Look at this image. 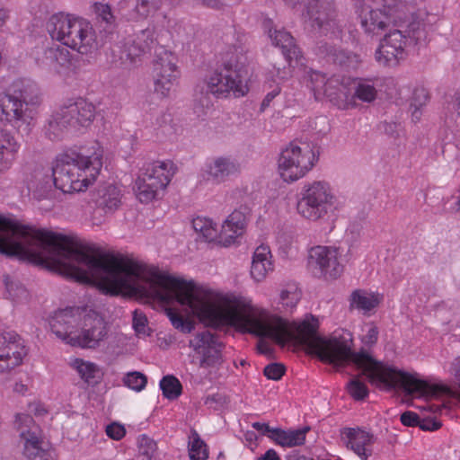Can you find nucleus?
Returning a JSON list of instances; mask_svg holds the SVG:
<instances>
[{
  "instance_id": "1",
  "label": "nucleus",
  "mask_w": 460,
  "mask_h": 460,
  "mask_svg": "<svg viewBox=\"0 0 460 460\" xmlns=\"http://www.w3.org/2000/svg\"><path fill=\"white\" fill-rule=\"evenodd\" d=\"M248 58L242 49H235L227 54L222 66L211 72L195 88V102L203 108L213 105L211 96L226 97L230 93L243 96L248 92L246 85Z\"/></svg>"
},
{
  "instance_id": "2",
  "label": "nucleus",
  "mask_w": 460,
  "mask_h": 460,
  "mask_svg": "<svg viewBox=\"0 0 460 460\" xmlns=\"http://www.w3.org/2000/svg\"><path fill=\"white\" fill-rule=\"evenodd\" d=\"M103 150L97 146L91 155L70 152L57 156L52 168L54 184L64 193L84 191L102 167Z\"/></svg>"
},
{
  "instance_id": "3",
  "label": "nucleus",
  "mask_w": 460,
  "mask_h": 460,
  "mask_svg": "<svg viewBox=\"0 0 460 460\" xmlns=\"http://www.w3.org/2000/svg\"><path fill=\"white\" fill-rule=\"evenodd\" d=\"M40 102L38 85L30 80H17L13 84V93L0 97V120L28 135L35 125Z\"/></svg>"
},
{
  "instance_id": "4",
  "label": "nucleus",
  "mask_w": 460,
  "mask_h": 460,
  "mask_svg": "<svg viewBox=\"0 0 460 460\" xmlns=\"http://www.w3.org/2000/svg\"><path fill=\"white\" fill-rule=\"evenodd\" d=\"M52 40L86 55L97 49L98 43L93 25L86 20L62 13L53 14L47 22Z\"/></svg>"
},
{
  "instance_id": "5",
  "label": "nucleus",
  "mask_w": 460,
  "mask_h": 460,
  "mask_svg": "<svg viewBox=\"0 0 460 460\" xmlns=\"http://www.w3.org/2000/svg\"><path fill=\"white\" fill-rule=\"evenodd\" d=\"M340 208L338 198L324 181L306 183L301 190L296 204L297 213L312 222H327Z\"/></svg>"
},
{
  "instance_id": "6",
  "label": "nucleus",
  "mask_w": 460,
  "mask_h": 460,
  "mask_svg": "<svg viewBox=\"0 0 460 460\" xmlns=\"http://www.w3.org/2000/svg\"><path fill=\"white\" fill-rule=\"evenodd\" d=\"M96 114L95 106L84 99L69 100L48 119L43 131L52 140L61 139L69 129L90 126Z\"/></svg>"
},
{
  "instance_id": "7",
  "label": "nucleus",
  "mask_w": 460,
  "mask_h": 460,
  "mask_svg": "<svg viewBox=\"0 0 460 460\" xmlns=\"http://www.w3.org/2000/svg\"><path fill=\"white\" fill-rule=\"evenodd\" d=\"M288 5L294 6L303 3L306 10L307 22L311 29L319 35L338 39L342 32L338 21L334 0H284Z\"/></svg>"
},
{
  "instance_id": "8",
  "label": "nucleus",
  "mask_w": 460,
  "mask_h": 460,
  "mask_svg": "<svg viewBox=\"0 0 460 460\" xmlns=\"http://www.w3.org/2000/svg\"><path fill=\"white\" fill-rule=\"evenodd\" d=\"M315 161V153L308 143L291 142L279 158V174L285 181H297L313 168Z\"/></svg>"
},
{
  "instance_id": "9",
  "label": "nucleus",
  "mask_w": 460,
  "mask_h": 460,
  "mask_svg": "<svg viewBox=\"0 0 460 460\" xmlns=\"http://www.w3.org/2000/svg\"><path fill=\"white\" fill-rule=\"evenodd\" d=\"M179 76L176 56L162 47L159 48L155 51L152 66L155 92L163 97L169 96Z\"/></svg>"
},
{
  "instance_id": "10",
  "label": "nucleus",
  "mask_w": 460,
  "mask_h": 460,
  "mask_svg": "<svg viewBox=\"0 0 460 460\" xmlns=\"http://www.w3.org/2000/svg\"><path fill=\"white\" fill-rule=\"evenodd\" d=\"M307 83L316 100L326 97L331 102L340 104V102H347L349 99L348 85L350 83L349 78L341 77L340 75L326 78L324 74L310 70L307 72Z\"/></svg>"
},
{
  "instance_id": "11",
  "label": "nucleus",
  "mask_w": 460,
  "mask_h": 460,
  "mask_svg": "<svg viewBox=\"0 0 460 460\" xmlns=\"http://www.w3.org/2000/svg\"><path fill=\"white\" fill-rule=\"evenodd\" d=\"M431 28L430 22H427L420 14L412 16L411 21L407 24L404 31L401 29L390 30L383 40L396 47L398 49H407L411 46H422L427 43L428 34Z\"/></svg>"
},
{
  "instance_id": "12",
  "label": "nucleus",
  "mask_w": 460,
  "mask_h": 460,
  "mask_svg": "<svg viewBox=\"0 0 460 460\" xmlns=\"http://www.w3.org/2000/svg\"><path fill=\"white\" fill-rule=\"evenodd\" d=\"M108 333L104 318L97 312L91 311L84 316L80 332L69 338L68 344L82 349H96L107 339Z\"/></svg>"
},
{
  "instance_id": "13",
  "label": "nucleus",
  "mask_w": 460,
  "mask_h": 460,
  "mask_svg": "<svg viewBox=\"0 0 460 460\" xmlns=\"http://www.w3.org/2000/svg\"><path fill=\"white\" fill-rule=\"evenodd\" d=\"M189 346L197 353L201 355L199 367L203 368H219L225 362L223 349L225 344L219 341L218 337L205 331L197 333L190 341Z\"/></svg>"
},
{
  "instance_id": "14",
  "label": "nucleus",
  "mask_w": 460,
  "mask_h": 460,
  "mask_svg": "<svg viewBox=\"0 0 460 460\" xmlns=\"http://www.w3.org/2000/svg\"><path fill=\"white\" fill-rule=\"evenodd\" d=\"M338 249L327 246H315L309 250L308 267L318 277L339 278L343 266L338 260Z\"/></svg>"
},
{
  "instance_id": "15",
  "label": "nucleus",
  "mask_w": 460,
  "mask_h": 460,
  "mask_svg": "<svg viewBox=\"0 0 460 460\" xmlns=\"http://www.w3.org/2000/svg\"><path fill=\"white\" fill-rule=\"evenodd\" d=\"M25 355V347L17 333L0 334V372H9L20 366Z\"/></svg>"
},
{
  "instance_id": "16",
  "label": "nucleus",
  "mask_w": 460,
  "mask_h": 460,
  "mask_svg": "<svg viewBox=\"0 0 460 460\" xmlns=\"http://www.w3.org/2000/svg\"><path fill=\"white\" fill-rule=\"evenodd\" d=\"M155 42V28L147 27L126 40L121 49L120 59L130 65L135 64L141 56L151 50Z\"/></svg>"
},
{
  "instance_id": "17",
  "label": "nucleus",
  "mask_w": 460,
  "mask_h": 460,
  "mask_svg": "<svg viewBox=\"0 0 460 460\" xmlns=\"http://www.w3.org/2000/svg\"><path fill=\"white\" fill-rule=\"evenodd\" d=\"M239 172L240 164L235 160L228 156H218L205 164L202 169V177L208 181L220 184Z\"/></svg>"
},
{
  "instance_id": "18",
  "label": "nucleus",
  "mask_w": 460,
  "mask_h": 460,
  "mask_svg": "<svg viewBox=\"0 0 460 460\" xmlns=\"http://www.w3.org/2000/svg\"><path fill=\"white\" fill-rule=\"evenodd\" d=\"M80 317L81 309L79 307H67L55 312L49 322L52 332L68 344L69 338L74 336L71 330Z\"/></svg>"
},
{
  "instance_id": "19",
  "label": "nucleus",
  "mask_w": 460,
  "mask_h": 460,
  "mask_svg": "<svg viewBox=\"0 0 460 460\" xmlns=\"http://www.w3.org/2000/svg\"><path fill=\"white\" fill-rule=\"evenodd\" d=\"M341 434L345 436L347 447L350 448L361 460H367L372 455L371 446L376 440L373 434L358 428H344Z\"/></svg>"
},
{
  "instance_id": "20",
  "label": "nucleus",
  "mask_w": 460,
  "mask_h": 460,
  "mask_svg": "<svg viewBox=\"0 0 460 460\" xmlns=\"http://www.w3.org/2000/svg\"><path fill=\"white\" fill-rule=\"evenodd\" d=\"M172 164L171 162H155L145 165L137 176V179L154 183L155 189L164 190L173 175Z\"/></svg>"
},
{
  "instance_id": "21",
  "label": "nucleus",
  "mask_w": 460,
  "mask_h": 460,
  "mask_svg": "<svg viewBox=\"0 0 460 460\" xmlns=\"http://www.w3.org/2000/svg\"><path fill=\"white\" fill-rule=\"evenodd\" d=\"M36 61L38 65L59 73L70 66V52L64 47L52 44L38 53Z\"/></svg>"
},
{
  "instance_id": "22",
  "label": "nucleus",
  "mask_w": 460,
  "mask_h": 460,
  "mask_svg": "<svg viewBox=\"0 0 460 460\" xmlns=\"http://www.w3.org/2000/svg\"><path fill=\"white\" fill-rule=\"evenodd\" d=\"M122 193L115 184L100 185L93 194V201L105 214H112L121 205Z\"/></svg>"
},
{
  "instance_id": "23",
  "label": "nucleus",
  "mask_w": 460,
  "mask_h": 460,
  "mask_svg": "<svg viewBox=\"0 0 460 460\" xmlns=\"http://www.w3.org/2000/svg\"><path fill=\"white\" fill-rule=\"evenodd\" d=\"M248 214L249 208L246 206L234 209L222 225L221 238L230 243L240 235L245 227Z\"/></svg>"
},
{
  "instance_id": "24",
  "label": "nucleus",
  "mask_w": 460,
  "mask_h": 460,
  "mask_svg": "<svg viewBox=\"0 0 460 460\" xmlns=\"http://www.w3.org/2000/svg\"><path fill=\"white\" fill-rule=\"evenodd\" d=\"M317 54L347 69L356 68L359 62L358 55L343 49H338L328 42L323 41L318 44Z\"/></svg>"
},
{
  "instance_id": "25",
  "label": "nucleus",
  "mask_w": 460,
  "mask_h": 460,
  "mask_svg": "<svg viewBox=\"0 0 460 460\" xmlns=\"http://www.w3.org/2000/svg\"><path fill=\"white\" fill-rule=\"evenodd\" d=\"M20 149V144L7 130L0 128V175L12 167Z\"/></svg>"
},
{
  "instance_id": "26",
  "label": "nucleus",
  "mask_w": 460,
  "mask_h": 460,
  "mask_svg": "<svg viewBox=\"0 0 460 460\" xmlns=\"http://www.w3.org/2000/svg\"><path fill=\"white\" fill-rule=\"evenodd\" d=\"M33 180L29 182V189L38 200L49 199L53 197L54 177L49 170L38 168L34 172Z\"/></svg>"
},
{
  "instance_id": "27",
  "label": "nucleus",
  "mask_w": 460,
  "mask_h": 460,
  "mask_svg": "<svg viewBox=\"0 0 460 460\" xmlns=\"http://www.w3.org/2000/svg\"><path fill=\"white\" fill-rule=\"evenodd\" d=\"M271 253L269 246L260 245L253 252L251 276L256 282L262 281L270 271L273 270Z\"/></svg>"
},
{
  "instance_id": "28",
  "label": "nucleus",
  "mask_w": 460,
  "mask_h": 460,
  "mask_svg": "<svg viewBox=\"0 0 460 460\" xmlns=\"http://www.w3.org/2000/svg\"><path fill=\"white\" fill-rule=\"evenodd\" d=\"M360 24L365 32L379 34L391 24V16L382 9L363 12L360 15Z\"/></svg>"
},
{
  "instance_id": "29",
  "label": "nucleus",
  "mask_w": 460,
  "mask_h": 460,
  "mask_svg": "<svg viewBox=\"0 0 460 460\" xmlns=\"http://www.w3.org/2000/svg\"><path fill=\"white\" fill-rule=\"evenodd\" d=\"M270 37L273 44L281 49L285 58L288 62H298L302 58L300 49L296 46L295 39L288 31L284 30H274L272 32L270 31Z\"/></svg>"
},
{
  "instance_id": "30",
  "label": "nucleus",
  "mask_w": 460,
  "mask_h": 460,
  "mask_svg": "<svg viewBox=\"0 0 460 460\" xmlns=\"http://www.w3.org/2000/svg\"><path fill=\"white\" fill-rule=\"evenodd\" d=\"M406 56L407 50L404 49H398L383 40L375 54L376 60L385 66H395L400 61L405 59Z\"/></svg>"
},
{
  "instance_id": "31",
  "label": "nucleus",
  "mask_w": 460,
  "mask_h": 460,
  "mask_svg": "<svg viewBox=\"0 0 460 460\" xmlns=\"http://www.w3.org/2000/svg\"><path fill=\"white\" fill-rule=\"evenodd\" d=\"M308 430V427L295 430H283L276 428L272 435V440L282 447H292L300 446L304 444L305 434Z\"/></svg>"
},
{
  "instance_id": "32",
  "label": "nucleus",
  "mask_w": 460,
  "mask_h": 460,
  "mask_svg": "<svg viewBox=\"0 0 460 460\" xmlns=\"http://www.w3.org/2000/svg\"><path fill=\"white\" fill-rule=\"evenodd\" d=\"M72 366L76 369L81 378L89 385L97 384L100 378L99 367L92 362L75 358Z\"/></svg>"
},
{
  "instance_id": "33",
  "label": "nucleus",
  "mask_w": 460,
  "mask_h": 460,
  "mask_svg": "<svg viewBox=\"0 0 460 460\" xmlns=\"http://www.w3.org/2000/svg\"><path fill=\"white\" fill-rule=\"evenodd\" d=\"M21 437L24 440L23 454L27 458L32 459L41 456L44 452V449L42 448V440L34 431L22 430L21 431Z\"/></svg>"
},
{
  "instance_id": "34",
  "label": "nucleus",
  "mask_w": 460,
  "mask_h": 460,
  "mask_svg": "<svg viewBox=\"0 0 460 460\" xmlns=\"http://www.w3.org/2000/svg\"><path fill=\"white\" fill-rule=\"evenodd\" d=\"M189 455L190 460H207L208 450L207 444L201 439L199 433L192 429L189 436Z\"/></svg>"
},
{
  "instance_id": "35",
  "label": "nucleus",
  "mask_w": 460,
  "mask_h": 460,
  "mask_svg": "<svg viewBox=\"0 0 460 460\" xmlns=\"http://www.w3.org/2000/svg\"><path fill=\"white\" fill-rule=\"evenodd\" d=\"M354 96L358 100L371 102L376 99L377 91L371 80L360 79L354 82Z\"/></svg>"
},
{
  "instance_id": "36",
  "label": "nucleus",
  "mask_w": 460,
  "mask_h": 460,
  "mask_svg": "<svg viewBox=\"0 0 460 460\" xmlns=\"http://www.w3.org/2000/svg\"><path fill=\"white\" fill-rule=\"evenodd\" d=\"M160 190H163V189H155L154 183H147L137 178L135 181V192L141 203L153 201L157 197Z\"/></svg>"
},
{
  "instance_id": "37",
  "label": "nucleus",
  "mask_w": 460,
  "mask_h": 460,
  "mask_svg": "<svg viewBox=\"0 0 460 460\" xmlns=\"http://www.w3.org/2000/svg\"><path fill=\"white\" fill-rule=\"evenodd\" d=\"M195 232L199 233L206 241L211 242L217 236V229L212 220L205 217H197L192 221Z\"/></svg>"
},
{
  "instance_id": "38",
  "label": "nucleus",
  "mask_w": 460,
  "mask_h": 460,
  "mask_svg": "<svg viewBox=\"0 0 460 460\" xmlns=\"http://www.w3.org/2000/svg\"><path fill=\"white\" fill-rule=\"evenodd\" d=\"M160 388L165 398L169 400L177 399L182 391L181 382L173 376H166L160 381Z\"/></svg>"
},
{
  "instance_id": "39",
  "label": "nucleus",
  "mask_w": 460,
  "mask_h": 460,
  "mask_svg": "<svg viewBox=\"0 0 460 460\" xmlns=\"http://www.w3.org/2000/svg\"><path fill=\"white\" fill-rule=\"evenodd\" d=\"M351 306H355L359 310L370 311L378 304V300L371 295L362 290H355L351 294Z\"/></svg>"
},
{
  "instance_id": "40",
  "label": "nucleus",
  "mask_w": 460,
  "mask_h": 460,
  "mask_svg": "<svg viewBox=\"0 0 460 460\" xmlns=\"http://www.w3.org/2000/svg\"><path fill=\"white\" fill-rule=\"evenodd\" d=\"M4 281L12 300L16 303H25L28 301L29 293L22 284L13 281L9 276H4Z\"/></svg>"
},
{
  "instance_id": "41",
  "label": "nucleus",
  "mask_w": 460,
  "mask_h": 460,
  "mask_svg": "<svg viewBox=\"0 0 460 460\" xmlns=\"http://www.w3.org/2000/svg\"><path fill=\"white\" fill-rule=\"evenodd\" d=\"M161 5V0H136L133 18H146L155 13Z\"/></svg>"
},
{
  "instance_id": "42",
  "label": "nucleus",
  "mask_w": 460,
  "mask_h": 460,
  "mask_svg": "<svg viewBox=\"0 0 460 460\" xmlns=\"http://www.w3.org/2000/svg\"><path fill=\"white\" fill-rule=\"evenodd\" d=\"M166 314L175 329H178L184 333H190L193 331V321L190 320L189 318H184L172 308L166 309Z\"/></svg>"
},
{
  "instance_id": "43",
  "label": "nucleus",
  "mask_w": 460,
  "mask_h": 460,
  "mask_svg": "<svg viewBox=\"0 0 460 460\" xmlns=\"http://www.w3.org/2000/svg\"><path fill=\"white\" fill-rule=\"evenodd\" d=\"M349 394L355 400H364L368 395V388L358 376L353 377L347 385Z\"/></svg>"
},
{
  "instance_id": "44",
  "label": "nucleus",
  "mask_w": 460,
  "mask_h": 460,
  "mask_svg": "<svg viewBox=\"0 0 460 460\" xmlns=\"http://www.w3.org/2000/svg\"><path fill=\"white\" fill-rule=\"evenodd\" d=\"M301 294L295 285L288 286L280 293V303L287 309L294 308L300 300Z\"/></svg>"
},
{
  "instance_id": "45",
  "label": "nucleus",
  "mask_w": 460,
  "mask_h": 460,
  "mask_svg": "<svg viewBox=\"0 0 460 460\" xmlns=\"http://www.w3.org/2000/svg\"><path fill=\"white\" fill-rule=\"evenodd\" d=\"M137 446L139 454L145 456L148 460L155 456L157 450L156 442L146 435L139 437Z\"/></svg>"
},
{
  "instance_id": "46",
  "label": "nucleus",
  "mask_w": 460,
  "mask_h": 460,
  "mask_svg": "<svg viewBox=\"0 0 460 460\" xmlns=\"http://www.w3.org/2000/svg\"><path fill=\"white\" fill-rule=\"evenodd\" d=\"M147 383L146 376L140 373V372H131L127 374V376L124 377V384L135 390V391H141L145 388L146 385Z\"/></svg>"
},
{
  "instance_id": "47",
  "label": "nucleus",
  "mask_w": 460,
  "mask_h": 460,
  "mask_svg": "<svg viewBox=\"0 0 460 460\" xmlns=\"http://www.w3.org/2000/svg\"><path fill=\"white\" fill-rule=\"evenodd\" d=\"M429 101V93L424 87H416L413 90L411 99V109L412 107L421 108Z\"/></svg>"
},
{
  "instance_id": "48",
  "label": "nucleus",
  "mask_w": 460,
  "mask_h": 460,
  "mask_svg": "<svg viewBox=\"0 0 460 460\" xmlns=\"http://www.w3.org/2000/svg\"><path fill=\"white\" fill-rule=\"evenodd\" d=\"M286 367L280 363H270L264 367L263 374L268 379L279 380L285 374Z\"/></svg>"
},
{
  "instance_id": "49",
  "label": "nucleus",
  "mask_w": 460,
  "mask_h": 460,
  "mask_svg": "<svg viewBox=\"0 0 460 460\" xmlns=\"http://www.w3.org/2000/svg\"><path fill=\"white\" fill-rule=\"evenodd\" d=\"M288 66H280L275 64L273 66V70L271 71L272 75L276 77L279 81H284L291 76V67L294 66V64H297L298 62L292 61L291 64L286 59Z\"/></svg>"
},
{
  "instance_id": "50",
  "label": "nucleus",
  "mask_w": 460,
  "mask_h": 460,
  "mask_svg": "<svg viewBox=\"0 0 460 460\" xmlns=\"http://www.w3.org/2000/svg\"><path fill=\"white\" fill-rule=\"evenodd\" d=\"M125 428L119 423H111L106 427V434L114 440H119L125 436Z\"/></svg>"
},
{
  "instance_id": "51",
  "label": "nucleus",
  "mask_w": 460,
  "mask_h": 460,
  "mask_svg": "<svg viewBox=\"0 0 460 460\" xmlns=\"http://www.w3.org/2000/svg\"><path fill=\"white\" fill-rule=\"evenodd\" d=\"M147 323L146 316L137 310L134 311L133 327L137 333L146 332V325Z\"/></svg>"
},
{
  "instance_id": "52",
  "label": "nucleus",
  "mask_w": 460,
  "mask_h": 460,
  "mask_svg": "<svg viewBox=\"0 0 460 460\" xmlns=\"http://www.w3.org/2000/svg\"><path fill=\"white\" fill-rule=\"evenodd\" d=\"M95 12L97 15L106 23L111 24L113 22L114 17L111 13V7L108 4H96Z\"/></svg>"
},
{
  "instance_id": "53",
  "label": "nucleus",
  "mask_w": 460,
  "mask_h": 460,
  "mask_svg": "<svg viewBox=\"0 0 460 460\" xmlns=\"http://www.w3.org/2000/svg\"><path fill=\"white\" fill-rule=\"evenodd\" d=\"M378 339V329L375 325L369 326L367 333L362 337L365 345L371 346L376 343Z\"/></svg>"
},
{
  "instance_id": "54",
  "label": "nucleus",
  "mask_w": 460,
  "mask_h": 460,
  "mask_svg": "<svg viewBox=\"0 0 460 460\" xmlns=\"http://www.w3.org/2000/svg\"><path fill=\"white\" fill-rule=\"evenodd\" d=\"M401 421L404 426L414 427L419 426L420 418L415 412L405 411L401 415Z\"/></svg>"
},
{
  "instance_id": "55",
  "label": "nucleus",
  "mask_w": 460,
  "mask_h": 460,
  "mask_svg": "<svg viewBox=\"0 0 460 460\" xmlns=\"http://www.w3.org/2000/svg\"><path fill=\"white\" fill-rule=\"evenodd\" d=\"M419 427L422 430L434 431L441 427V422L435 419L420 420Z\"/></svg>"
},
{
  "instance_id": "56",
  "label": "nucleus",
  "mask_w": 460,
  "mask_h": 460,
  "mask_svg": "<svg viewBox=\"0 0 460 460\" xmlns=\"http://www.w3.org/2000/svg\"><path fill=\"white\" fill-rule=\"evenodd\" d=\"M252 427L260 432L263 436H267L268 438L272 439V435L276 429L270 428L267 423L263 422H253Z\"/></svg>"
},
{
  "instance_id": "57",
  "label": "nucleus",
  "mask_w": 460,
  "mask_h": 460,
  "mask_svg": "<svg viewBox=\"0 0 460 460\" xmlns=\"http://www.w3.org/2000/svg\"><path fill=\"white\" fill-rule=\"evenodd\" d=\"M377 4L383 8V12L390 13L396 10V8L401 4L402 0H376Z\"/></svg>"
},
{
  "instance_id": "58",
  "label": "nucleus",
  "mask_w": 460,
  "mask_h": 460,
  "mask_svg": "<svg viewBox=\"0 0 460 460\" xmlns=\"http://www.w3.org/2000/svg\"><path fill=\"white\" fill-rule=\"evenodd\" d=\"M280 93V87L279 86V84L270 93H267V95L265 96V98L263 99L262 102H261V111H264L267 107L270 106V102L277 96L279 95V93Z\"/></svg>"
},
{
  "instance_id": "59",
  "label": "nucleus",
  "mask_w": 460,
  "mask_h": 460,
  "mask_svg": "<svg viewBox=\"0 0 460 460\" xmlns=\"http://www.w3.org/2000/svg\"><path fill=\"white\" fill-rule=\"evenodd\" d=\"M257 460H281L274 449H269Z\"/></svg>"
},
{
  "instance_id": "60",
  "label": "nucleus",
  "mask_w": 460,
  "mask_h": 460,
  "mask_svg": "<svg viewBox=\"0 0 460 460\" xmlns=\"http://www.w3.org/2000/svg\"><path fill=\"white\" fill-rule=\"evenodd\" d=\"M202 3L209 7L219 8L222 5L226 4L225 0H201Z\"/></svg>"
},
{
  "instance_id": "61",
  "label": "nucleus",
  "mask_w": 460,
  "mask_h": 460,
  "mask_svg": "<svg viewBox=\"0 0 460 460\" xmlns=\"http://www.w3.org/2000/svg\"><path fill=\"white\" fill-rule=\"evenodd\" d=\"M423 410H429L432 412H441L442 410L445 408L444 405H436V404H427L426 406L420 407Z\"/></svg>"
},
{
  "instance_id": "62",
  "label": "nucleus",
  "mask_w": 460,
  "mask_h": 460,
  "mask_svg": "<svg viewBox=\"0 0 460 460\" xmlns=\"http://www.w3.org/2000/svg\"><path fill=\"white\" fill-rule=\"evenodd\" d=\"M33 420L30 415L27 414H17L16 415V422H22L28 425L29 423L32 422Z\"/></svg>"
},
{
  "instance_id": "63",
  "label": "nucleus",
  "mask_w": 460,
  "mask_h": 460,
  "mask_svg": "<svg viewBox=\"0 0 460 460\" xmlns=\"http://www.w3.org/2000/svg\"><path fill=\"white\" fill-rule=\"evenodd\" d=\"M13 391L19 394H24L27 391V386L21 383H16Z\"/></svg>"
},
{
  "instance_id": "64",
  "label": "nucleus",
  "mask_w": 460,
  "mask_h": 460,
  "mask_svg": "<svg viewBox=\"0 0 460 460\" xmlns=\"http://www.w3.org/2000/svg\"><path fill=\"white\" fill-rule=\"evenodd\" d=\"M455 108L457 114L460 116V90L456 93Z\"/></svg>"
}]
</instances>
